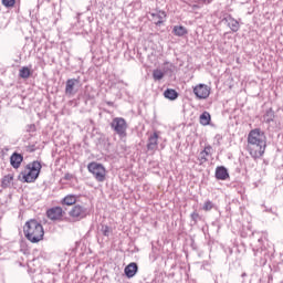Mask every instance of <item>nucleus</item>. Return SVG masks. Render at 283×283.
<instances>
[{
	"label": "nucleus",
	"mask_w": 283,
	"mask_h": 283,
	"mask_svg": "<svg viewBox=\"0 0 283 283\" xmlns=\"http://www.w3.org/2000/svg\"><path fill=\"white\" fill-rule=\"evenodd\" d=\"M23 234L31 244H39L45 238V229L36 219H30L23 226Z\"/></svg>",
	"instance_id": "f257e3e1"
},
{
	"label": "nucleus",
	"mask_w": 283,
	"mask_h": 283,
	"mask_svg": "<svg viewBox=\"0 0 283 283\" xmlns=\"http://www.w3.org/2000/svg\"><path fill=\"white\" fill-rule=\"evenodd\" d=\"M41 169H43V166L39 160H34L28 164L20 174V178H22L21 179L22 182H28V184L36 182V179L41 174Z\"/></svg>",
	"instance_id": "f03ea898"
},
{
	"label": "nucleus",
	"mask_w": 283,
	"mask_h": 283,
	"mask_svg": "<svg viewBox=\"0 0 283 283\" xmlns=\"http://www.w3.org/2000/svg\"><path fill=\"white\" fill-rule=\"evenodd\" d=\"M87 170L92 174L96 182H105L107 180V168L103 164L92 161L87 165Z\"/></svg>",
	"instance_id": "7ed1b4c3"
},
{
	"label": "nucleus",
	"mask_w": 283,
	"mask_h": 283,
	"mask_svg": "<svg viewBox=\"0 0 283 283\" xmlns=\"http://www.w3.org/2000/svg\"><path fill=\"white\" fill-rule=\"evenodd\" d=\"M112 129L118 134L119 138L127 137V120L123 117H115L111 123Z\"/></svg>",
	"instance_id": "20e7f679"
},
{
	"label": "nucleus",
	"mask_w": 283,
	"mask_h": 283,
	"mask_svg": "<svg viewBox=\"0 0 283 283\" xmlns=\"http://www.w3.org/2000/svg\"><path fill=\"white\" fill-rule=\"evenodd\" d=\"M247 151L250 154L251 158L258 160V158H262L264 153L266 151V144H248Z\"/></svg>",
	"instance_id": "39448f33"
},
{
	"label": "nucleus",
	"mask_w": 283,
	"mask_h": 283,
	"mask_svg": "<svg viewBox=\"0 0 283 283\" xmlns=\"http://www.w3.org/2000/svg\"><path fill=\"white\" fill-rule=\"evenodd\" d=\"M248 144H266V134L260 128L250 130L248 134Z\"/></svg>",
	"instance_id": "423d86ee"
},
{
	"label": "nucleus",
	"mask_w": 283,
	"mask_h": 283,
	"mask_svg": "<svg viewBox=\"0 0 283 283\" xmlns=\"http://www.w3.org/2000/svg\"><path fill=\"white\" fill-rule=\"evenodd\" d=\"M192 92L199 101H207L211 96V86L207 84H197L192 87Z\"/></svg>",
	"instance_id": "0eeeda50"
},
{
	"label": "nucleus",
	"mask_w": 283,
	"mask_h": 283,
	"mask_svg": "<svg viewBox=\"0 0 283 283\" xmlns=\"http://www.w3.org/2000/svg\"><path fill=\"white\" fill-rule=\"evenodd\" d=\"M64 216L65 211H63V208L61 207H53L46 211V218H49V220H52L53 222L63 220Z\"/></svg>",
	"instance_id": "6e6552de"
},
{
	"label": "nucleus",
	"mask_w": 283,
	"mask_h": 283,
	"mask_svg": "<svg viewBox=\"0 0 283 283\" xmlns=\"http://www.w3.org/2000/svg\"><path fill=\"white\" fill-rule=\"evenodd\" d=\"M69 216L73 222H78V220H83L86 216L85 208L81 205H76L69 211Z\"/></svg>",
	"instance_id": "1a4fd4ad"
},
{
	"label": "nucleus",
	"mask_w": 283,
	"mask_h": 283,
	"mask_svg": "<svg viewBox=\"0 0 283 283\" xmlns=\"http://www.w3.org/2000/svg\"><path fill=\"white\" fill-rule=\"evenodd\" d=\"M81 83L78 78H69L65 85L66 96H74L76 94L75 87Z\"/></svg>",
	"instance_id": "9d476101"
},
{
	"label": "nucleus",
	"mask_w": 283,
	"mask_h": 283,
	"mask_svg": "<svg viewBox=\"0 0 283 283\" xmlns=\"http://www.w3.org/2000/svg\"><path fill=\"white\" fill-rule=\"evenodd\" d=\"M213 155V147L211 145L205 146L203 150L200 151L198 160L200 165H205L209 160V156Z\"/></svg>",
	"instance_id": "9b49d317"
},
{
	"label": "nucleus",
	"mask_w": 283,
	"mask_h": 283,
	"mask_svg": "<svg viewBox=\"0 0 283 283\" xmlns=\"http://www.w3.org/2000/svg\"><path fill=\"white\" fill-rule=\"evenodd\" d=\"M150 17L155 25H163V23H165V19H167V12L158 10L155 13H150Z\"/></svg>",
	"instance_id": "f8f14e48"
},
{
	"label": "nucleus",
	"mask_w": 283,
	"mask_h": 283,
	"mask_svg": "<svg viewBox=\"0 0 283 283\" xmlns=\"http://www.w3.org/2000/svg\"><path fill=\"white\" fill-rule=\"evenodd\" d=\"M158 138H159V135L157 132L153 133L148 137L147 149L149 151H155V149H158Z\"/></svg>",
	"instance_id": "ddd939ff"
},
{
	"label": "nucleus",
	"mask_w": 283,
	"mask_h": 283,
	"mask_svg": "<svg viewBox=\"0 0 283 283\" xmlns=\"http://www.w3.org/2000/svg\"><path fill=\"white\" fill-rule=\"evenodd\" d=\"M21 163H23V155L13 153L10 157L11 167H13V169H19V167H21Z\"/></svg>",
	"instance_id": "4468645a"
},
{
	"label": "nucleus",
	"mask_w": 283,
	"mask_h": 283,
	"mask_svg": "<svg viewBox=\"0 0 283 283\" xmlns=\"http://www.w3.org/2000/svg\"><path fill=\"white\" fill-rule=\"evenodd\" d=\"M77 200L78 197H76L75 195H66L60 203L63 207H73V205H76Z\"/></svg>",
	"instance_id": "2eb2a0df"
},
{
	"label": "nucleus",
	"mask_w": 283,
	"mask_h": 283,
	"mask_svg": "<svg viewBox=\"0 0 283 283\" xmlns=\"http://www.w3.org/2000/svg\"><path fill=\"white\" fill-rule=\"evenodd\" d=\"M125 275L128 279L134 277L136 273H138V264L136 263H129L125 269H124Z\"/></svg>",
	"instance_id": "dca6fc26"
},
{
	"label": "nucleus",
	"mask_w": 283,
	"mask_h": 283,
	"mask_svg": "<svg viewBox=\"0 0 283 283\" xmlns=\"http://www.w3.org/2000/svg\"><path fill=\"white\" fill-rule=\"evenodd\" d=\"M216 178L217 180H227L229 179V171L224 166H219L216 168Z\"/></svg>",
	"instance_id": "f3484780"
},
{
	"label": "nucleus",
	"mask_w": 283,
	"mask_h": 283,
	"mask_svg": "<svg viewBox=\"0 0 283 283\" xmlns=\"http://www.w3.org/2000/svg\"><path fill=\"white\" fill-rule=\"evenodd\" d=\"M12 182H14V172L3 176L1 179L2 189H8V187H11Z\"/></svg>",
	"instance_id": "a211bd4d"
},
{
	"label": "nucleus",
	"mask_w": 283,
	"mask_h": 283,
	"mask_svg": "<svg viewBox=\"0 0 283 283\" xmlns=\"http://www.w3.org/2000/svg\"><path fill=\"white\" fill-rule=\"evenodd\" d=\"M200 125L207 126L211 123V114L209 112H203L199 117Z\"/></svg>",
	"instance_id": "6ab92c4d"
},
{
	"label": "nucleus",
	"mask_w": 283,
	"mask_h": 283,
	"mask_svg": "<svg viewBox=\"0 0 283 283\" xmlns=\"http://www.w3.org/2000/svg\"><path fill=\"white\" fill-rule=\"evenodd\" d=\"M164 96H165V98H168L169 101H176V98H178V92H176V90H174V88H167L164 92Z\"/></svg>",
	"instance_id": "aec40b11"
},
{
	"label": "nucleus",
	"mask_w": 283,
	"mask_h": 283,
	"mask_svg": "<svg viewBox=\"0 0 283 283\" xmlns=\"http://www.w3.org/2000/svg\"><path fill=\"white\" fill-rule=\"evenodd\" d=\"M19 76L20 78H30V76H32V71H30V67L23 66L19 71Z\"/></svg>",
	"instance_id": "412c9836"
},
{
	"label": "nucleus",
	"mask_w": 283,
	"mask_h": 283,
	"mask_svg": "<svg viewBox=\"0 0 283 283\" xmlns=\"http://www.w3.org/2000/svg\"><path fill=\"white\" fill-rule=\"evenodd\" d=\"M187 28L182 27V25H176L174 27V34L176 36H185V34H187Z\"/></svg>",
	"instance_id": "4be33fe9"
},
{
	"label": "nucleus",
	"mask_w": 283,
	"mask_h": 283,
	"mask_svg": "<svg viewBox=\"0 0 283 283\" xmlns=\"http://www.w3.org/2000/svg\"><path fill=\"white\" fill-rule=\"evenodd\" d=\"M228 25L232 32H238V30H240V22L233 18L229 20Z\"/></svg>",
	"instance_id": "5701e85b"
},
{
	"label": "nucleus",
	"mask_w": 283,
	"mask_h": 283,
	"mask_svg": "<svg viewBox=\"0 0 283 283\" xmlns=\"http://www.w3.org/2000/svg\"><path fill=\"white\" fill-rule=\"evenodd\" d=\"M153 78L154 81H163V78H165V73L160 70H155L153 72Z\"/></svg>",
	"instance_id": "b1692460"
},
{
	"label": "nucleus",
	"mask_w": 283,
	"mask_h": 283,
	"mask_svg": "<svg viewBox=\"0 0 283 283\" xmlns=\"http://www.w3.org/2000/svg\"><path fill=\"white\" fill-rule=\"evenodd\" d=\"M15 4L17 0H2V6H4V8H14Z\"/></svg>",
	"instance_id": "393cba45"
},
{
	"label": "nucleus",
	"mask_w": 283,
	"mask_h": 283,
	"mask_svg": "<svg viewBox=\"0 0 283 283\" xmlns=\"http://www.w3.org/2000/svg\"><path fill=\"white\" fill-rule=\"evenodd\" d=\"M203 211H211V209H213V202L211 201H206L203 203V207H202Z\"/></svg>",
	"instance_id": "a878e982"
},
{
	"label": "nucleus",
	"mask_w": 283,
	"mask_h": 283,
	"mask_svg": "<svg viewBox=\"0 0 283 283\" xmlns=\"http://www.w3.org/2000/svg\"><path fill=\"white\" fill-rule=\"evenodd\" d=\"M190 218L193 220V222H198V220H200V214L198 212H192Z\"/></svg>",
	"instance_id": "bb28decb"
},
{
	"label": "nucleus",
	"mask_w": 283,
	"mask_h": 283,
	"mask_svg": "<svg viewBox=\"0 0 283 283\" xmlns=\"http://www.w3.org/2000/svg\"><path fill=\"white\" fill-rule=\"evenodd\" d=\"M74 179V175L70 174V172H66L64 175V180H73Z\"/></svg>",
	"instance_id": "cd10ccee"
},
{
	"label": "nucleus",
	"mask_w": 283,
	"mask_h": 283,
	"mask_svg": "<svg viewBox=\"0 0 283 283\" xmlns=\"http://www.w3.org/2000/svg\"><path fill=\"white\" fill-rule=\"evenodd\" d=\"M103 235H109V228H108V226L103 227Z\"/></svg>",
	"instance_id": "c85d7f7f"
},
{
	"label": "nucleus",
	"mask_w": 283,
	"mask_h": 283,
	"mask_svg": "<svg viewBox=\"0 0 283 283\" xmlns=\"http://www.w3.org/2000/svg\"><path fill=\"white\" fill-rule=\"evenodd\" d=\"M29 127H30V129H31L32 132H35V130H36V126H34V125H30Z\"/></svg>",
	"instance_id": "c756f323"
}]
</instances>
